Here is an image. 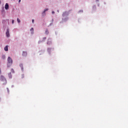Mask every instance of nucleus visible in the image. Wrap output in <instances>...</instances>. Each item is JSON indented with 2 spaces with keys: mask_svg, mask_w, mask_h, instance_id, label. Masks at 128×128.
Listing matches in <instances>:
<instances>
[{
  "mask_svg": "<svg viewBox=\"0 0 128 128\" xmlns=\"http://www.w3.org/2000/svg\"><path fill=\"white\" fill-rule=\"evenodd\" d=\"M12 58L10 57H8V67L10 68V66H12Z\"/></svg>",
  "mask_w": 128,
  "mask_h": 128,
  "instance_id": "f257e3e1",
  "label": "nucleus"
},
{
  "mask_svg": "<svg viewBox=\"0 0 128 128\" xmlns=\"http://www.w3.org/2000/svg\"><path fill=\"white\" fill-rule=\"evenodd\" d=\"M6 36L7 38H9L10 36V29H7V31L6 32Z\"/></svg>",
  "mask_w": 128,
  "mask_h": 128,
  "instance_id": "f03ea898",
  "label": "nucleus"
},
{
  "mask_svg": "<svg viewBox=\"0 0 128 128\" xmlns=\"http://www.w3.org/2000/svg\"><path fill=\"white\" fill-rule=\"evenodd\" d=\"M47 44H52V40L50 38L48 39V41L47 42Z\"/></svg>",
  "mask_w": 128,
  "mask_h": 128,
  "instance_id": "7ed1b4c3",
  "label": "nucleus"
},
{
  "mask_svg": "<svg viewBox=\"0 0 128 128\" xmlns=\"http://www.w3.org/2000/svg\"><path fill=\"white\" fill-rule=\"evenodd\" d=\"M0 80H6V78H4V76H0Z\"/></svg>",
  "mask_w": 128,
  "mask_h": 128,
  "instance_id": "20e7f679",
  "label": "nucleus"
},
{
  "mask_svg": "<svg viewBox=\"0 0 128 128\" xmlns=\"http://www.w3.org/2000/svg\"><path fill=\"white\" fill-rule=\"evenodd\" d=\"M22 56H28V53L26 52H23Z\"/></svg>",
  "mask_w": 128,
  "mask_h": 128,
  "instance_id": "39448f33",
  "label": "nucleus"
},
{
  "mask_svg": "<svg viewBox=\"0 0 128 128\" xmlns=\"http://www.w3.org/2000/svg\"><path fill=\"white\" fill-rule=\"evenodd\" d=\"M5 9L8 10V4L6 3L5 5Z\"/></svg>",
  "mask_w": 128,
  "mask_h": 128,
  "instance_id": "423d86ee",
  "label": "nucleus"
},
{
  "mask_svg": "<svg viewBox=\"0 0 128 128\" xmlns=\"http://www.w3.org/2000/svg\"><path fill=\"white\" fill-rule=\"evenodd\" d=\"M4 50L6 52H8V46H6V47L4 48Z\"/></svg>",
  "mask_w": 128,
  "mask_h": 128,
  "instance_id": "0eeeda50",
  "label": "nucleus"
},
{
  "mask_svg": "<svg viewBox=\"0 0 128 128\" xmlns=\"http://www.w3.org/2000/svg\"><path fill=\"white\" fill-rule=\"evenodd\" d=\"M20 66L21 68V70H24V65H22V64H20Z\"/></svg>",
  "mask_w": 128,
  "mask_h": 128,
  "instance_id": "6e6552de",
  "label": "nucleus"
},
{
  "mask_svg": "<svg viewBox=\"0 0 128 128\" xmlns=\"http://www.w3.org/2000/svg\"><path fill=\"white\" fill-rule=\"evenodd\" d=\"M48 8H46L44 10L43 14H46V12H48Z\"/></svg>",
  "mask_w": 128,
  "mask_h": 128,
  "instance_id": "1a4fd4ad",
  "label": "nucleus"
},
{
  "mask_svg": "<svg viewBox=\"0 0 128 128\" xmlns=\"http://www.w3.org/2000/svg\"><path fill=\"white\" fill-rule=\"evenodd\" d=\"M8 76H9L10 78H12V73L11 72L8 74Z\"/></svg>",
  "mask_w": 128,
  "mask_h": 128,
  "instance_id": "9d476101",
  "label": "nucleus"
},
{
  "mask_svg": "<svg viewBox=\"0 0 128 128\" xmlns=\"http://www.w3.org/2000/svg\"><path fill=\"white\" fill-rule=\"evenodd\" d=\"M30 30L32 32V34H34V28H32Z\"/></svg>",
  "mask_w": 128,
  "mask_h": 128,
  "instance_id": "9b49d317",
  "label": "nucleus"
},
{
  "mask_svg": "<svg viewBox=\"0 0 128 128\" xmlns=\"http://www.w3.org/2000/svg\"><path fill=\"white\" fill-rule=\"evenodd\" d=\"M46 34H48V30H46Z\"/></svg>",
  "mask_w": 128,
  "mask_h": 128,
  "instance_id": "f8f14e48",
  "label": "nucleus"
},
{
  "mask_svg": "<svg viewBox=\"0 0 128 128\" xmlns=\"http://www.w3.org/2000/svg\"><path fill=\"white\" fill-rule=\"evenodd\" d=\"M17 21H18V22L19 24L20 22V20L18 19V18H17Z\"/></svg>",
  "mask_w": 128,
  "mask_h": 128,
  "instance_id": "ddd939ff",
  "label": "nucleus"
},
{
  "mask_svg": "<svg viewBox=\"0 0 128 128\" xmlns=\"http://www.w3.org/2000/svg\"><path fill=\"white\" fill-rule=\"evenodd\" d=\"M67 14L66 12H64V13L62 14V16H64V15H65V14Z\"/></svg>",
  "mask_w": 128,
  "mask_h": 128,
  "instance_id": "4468645a",
  "label": "nucleus"
},
{
  "mask_svg": "<svg viewBox=\"0 0 128 128\" xmlns=\"http://www.w3.org/2000/svg\"><path fill=\"white\" fill-rule=\"evenodd\" d=\"M2 58H3V60H4V58H6V56H2Z\"/></svg>",
  "mask_w": 128,
  "mask_h": 128,
  "instance_id": "2eb2a0df",
  "label": "nucleus"
},
{
  "mask_svg": "<svg viewBox=\"0 0 128 128\" xmlns=\"http://www.w3.org/2000/svg\"><path fill=\"white\" fill-rule=\"evenodd\" d=\"M46 40V37L43 38V40L44 41Z\"/></svg>",
  "mask_w": 128,
  "mask_h": 128,
  "instance_id": "dca6fc26",
  "label": "nucleus"
},
{
  "mask_svg": "<svg viewBox=\"0 0 128 128\" xmlns=\"http://www.w3.org/2000/svg\"><path fill=\"white\" fill-rule=\"evenodd\" d=\"M79 12H80H80H84V11L82 10H80L79 11Z\"/></svg>",
  "mask_w": 128,
  "mask_h": 128,
  "instance_id": "f3484780",
  "label": "nucleus"
},
{
  "mask_svg": "<svg viewBox=\"0 0 128 128\" xmlns=\"http://www.w3.org/2000/svg\"><path fill=\"white\" fill-rule=\"evenodd\" d=\"M12 24H14V20H12Z\"/></svg>",
  "mask_w": 128,
  "mask_h": 128,
  "instance_id": "a211bd4d",
  "label": "nucleus"
},
{
  "mask_svg": "<svg viewBox=\"0 0 128 128\" xmlns=\"http://www.w3.org/2000/svg\"><path fill=\"white\" fill-rule=\"evenodd\" d=\"M24 78V74H22V78Z\"/></svg>",
  "mask_w": 128,
  "mask_h": 128,
  "instance_id": "6ab92c4d",
  "label": "nucleus"
},
{
  "mask_svg": "<svg viewBox=\"0 0 128 128\" xmlns=\"http://www.w3.org/2000/svg\"><path fill=\"white\" fill-rule=\"evenodd\" d=\"M32 24H34V20H32Z\"/></svg>",
  "mask_w": 128,
  "mask_h": 128,
  "instance_id": "aec40b11",
  "label": "nucleus"
},
{
  "mask_svg": "<svg viewBox=\"0 0 128 128\" xmlns=\"http://www.w3.org/2000/svg\"><path fill=\"white\" fill-rule=\"evenodd\" d=\"M48 52H50V48H48Z\"/></svg>",
  "mask_w": 128,
  "mask_h": 128,
  "instance_id": "412c9836",
  "label": "nucleus"
},
{
  "mask_svg": "<svg viewBox=\"0 0 128 128\" xmlns=\"http://www.w3.org/2000/svg\"><path fill=\"white\" fill-rule=\"evenodd\" d=\"M52 14H54V11H52Z\"/></svg>",
  "mask_w": 128,
  "mask_h": 128,
  "instance_id": "4be33fe9",
  "label": "nucleus"
},
{
  "mask_svg": "<svg viewBox=\"0 0 128 128\" xmlns=\"http://www.w3.org/2000/svg\"><path fill=\"white\" fill-rule=\"evenodd\" d=\"M2 74V70H0V74Z\"/></svg>",
  "mask_w": 128,
  "mask_h": 128,
  "instance_id": "5701e85b",
  "label": "nucleus"
},
{
  "mask_svg": "<svg viewBox=\"0 0 128 128\" xmlns=\"http://www.w3.org/2000/svg\"><path fill=\"white\" fill-rule=\"evenodd\" d=\"M4 12V8L2 10V12Z\"/></svg>",
  "mask_w": 128,
  "mask_h": 128,
  "instance_id": "b1692460",
  "label": "nucleus"
},
{
  "mask_svg": "<svg viewBox=\"0 0 128 128\" xmlns=\"http://www.w3.org/2000/svg\"><path fill=\"white\" fill-rule=\"evenodd\" d=\"M0 4H2V1L0 0Z\"/></svg>",
  "mask_w": 128,
  "mask_h": 128,
  "instance_id": "393cba45",
  "label": "nucleus"
},
{
  "mask_svg": "<svg viewBox=\"0 0 128 128\" xmlns=\"http://www.w3.org/2000/svg\"><path fill=\"white\" fill-rule=\"evenodd\" d=\"M21 2V0H18V2Z\"/></svg>",
  "mask_w": 128,
  "mask_h": 128,
  "instance_id": "a878e982",
  "label": "nucleus"
},
{
  "mask_svg": "<svg viewBox=\"0 0 128 128\" xmlns=\"http://www.w3.org/2000/svg\"><path fill=\"white\" fill-rule=\"evenodd\" d=\"M58 12H60V10H57Z\"/></svg>",
  "mask_w": 128,
  "mask_h": 128,
  "instance_id": "bb28decb",
  "label": "nucleus"
},
{
  "mask_svg": "<svg viewBox=\"0 0 128 128\" xmlns=\"http://www.w3.org/2000/svg\"><path fill=\"white\" fill-rule=\"evenodd\" d=\"M94 8H96V6H94Z\"/></svg>",
  "mask_w": 128,
  "mask_h": 128,
  "instance_id": "cd10ccee",
  "label": "nucleus"
},
{
  "mask_svg": "<svg viewBox=\"0 0 128 128\" xmlns=\"http://www.w3.org/2000/svg\"><path fill=\"white\" fill-rule=\"evenodd\" d=\"M12 70H14V69H12Z\"/></svg>",
  "mask_w": 128,
  "mask_h": 128,
  "instance_id": "c85d7f7f",
  "label": "nucleus"
}]
</instances>
